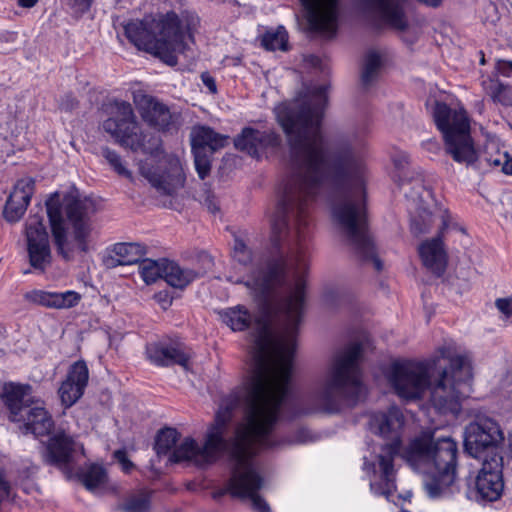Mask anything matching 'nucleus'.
Wrapping results in <instances>:
<instances>
[{"label":"nucleus","instance_id":"1","mask_svg":"<svg viewBox=\"0 0 512 512\" xmlns=\"http://www.w3.org/2000/svg\"><path fill=\"white\" fill-rule=\"evenodd\" d=\"M325 85L306 88L291 102L274 109L290 149L291 172L277 191L271 218L272 241L276 247L290 239L286 255L265 265L246 243L235 238L233 259L243 275L227 280L243 284L257 300L272 307L277 331L269 323L260 325L254 340L253 365L265 353L271 370L291 376L296 336L305 303V274L308 269L303 241L309 225L308 201L326 186L335 187L331 204L334 223L347 244L362 260H371L377 271L382 262L368 229L366 211L367 167L364 156L352 141L328 144L322 134V118L327 104Z\"/></svg>","mask_w":512,"mask_h":512},{"label":"nucleus","instance_id":"2","mask_svg":"<svg viewBox=\"0 0 512 512\" xmlns=\"http://www.w3.org/2000/svg\"><path fill=\"white\" fill-rule=\"evenodd\" d=\"M265 353L253 365L252 375L245 387V414L235 436L225 440L231 408L221 406L214 423L208 429L204 445L187 437L173 449L171 462L193 461L197 465L215 462L227 453L231 475L222 489L214 492V498L230 494L234 498L249 499L254 512H270L269 504L259 495L264 486L254 456L267 449L281 446L272 433L282 408L289 396L291 376L269 368Z\"/></svg>","mask_w":512,"mask_h":512},{"label":"nucleus","instance_id":"3","mask_svg":"<svg viewBox=\"0 0 512 512\" xmlns=\"http://www.w3.org/2000/svg\"><path fill=\"white\" fill-rule=\"evenodd\" d=\"M441 358L449 361V367L429 385L428 365L416 361H396L388 372L389 383L396 394L406 400L419 399L427 387L430 403L440 414L457 415L461 401L471 392V360L467 354H457L454 344L439 349Z\"/></svg>","mask_w":512,"mask_h":512},{"label":"nucleus","instance_id":"4","mask_svg":"<svg viewBox=\"0 0 512 512\" xmlns=\"http://www.w3.org/2000/svg\"><path fill=\"white\" fill-rule=\"evenodd\" d=\"M362 345L350 343L330 359L324 373L306 398V412L336 413L343 404L353 406L367 392L361 369Z\"/></svg>","mask_w":512,"mask_h":512},{"label":"nucleus","instance_id":"5","mask_svg":"<svg viewBox=\"0 0 512 512\" xmlns=\"http://www.w3.org/2000/svg\"><path fill=\"white\" fill-rule=\"evenodd\" d=\"M45 205L54 244L63 258L70 259L75 250L88 253L95 249L96 238L90 221L94 203L90 198L67 194L60 201L59 194L54 193Z\"/></svg>","mask_w":512,"mask_h":512},{"label":"nucleus","instance_id":"6","mask_svg":"<svg viewBox=\"0 0 512 512\" xmlns=\"http://www.w3.org/2000/svg\"><path fill=\"white\" fill-rule=\"evenodd\" d=\"M401 456L414 470L426 475L424 487L430 498L451 493L458 463V445L454 439H435L432 433L423 432L410 441Z\"/></svg>","mask_w":512,"mask_h":512},{"label":"nucleus","instance_id":"7","mask_svg":"<svg viewBox=\"0 0 512 512\" xmlns=\"http://www.w3.org/2000/svg\"><path fill=\"white\" fill-rule=\"evenodd\" d=\"M405 424V417L402 411L392 406L386 412L373 413L370 417L369 426L373 433L380 435L390 442L383 445L382 452L378 456L381 470L380 482H371V492L377 496H384L390 499L396 491L394 457L401 452L402 430Z\"/></svg>","mask_w":512,"mask_h":512},{"label":"nucleus","instance_id":"8","mask_svg":"<svg viewBox=\"0 0 512 512\" xmlns=\"http://www.w3.org/2000/svg\"><path fill=\"white\" fill-rule=\"evenodd\" d=\"M109 113L111 116L102 123V127L115 142L134 152L141 151L154 157L159 155L160 138L143 132L130 103L116 100L110 104Z\"/></svg>","mask_w":512,"mask_h":512},{"label":"nucleus","instance_id":"9","mask_svg":"<svg viewBox=\"0 0 512 512\" xmlns=\"http://www.w3.org/2000/svg\"><path fill=\"white\" fill-rule=\"evenodd\" d=\"M154 27L157 35L159 58L170 66L177 64L176 53H183L187 45L186 37L193 40L200 19L198 15L189 10H183L180 14L175 11L159 13L153 16Z\"/></svg>","mask_w":512,"mask_h":512},{"label":"nucleus","instance_id":"10","mask_svg":"<svg viewBox=\"0 0 512 512\" xmlns=\"http://www.w3.org/2000/svg\"><path fill=\"white\" fill-rule=\"evenodd\" d=\"M437 128L442 132L447 152L454 161L472 164L477 152L470 135V124L466 112L451 109L447 104L437 102L433 110Z\"/></svg>","mask_w":512,"mask_h":512},{"label":"nucleus","instance_id":"11","mask_svg":"<svg viewBox=\"0 0 512 512\" xmlns=\"http://www.w3.org/2000/svg\"><path fill=\"white\" fill-rule=\"evenodd\" d=\"M140 173L158 193L163 195H173L185 183L181 159L173 153L163 154L155 166L142 164Z\"/></svg>","mask_w":512,"mask_h":512},{"label":"nucleus","instance_id":"12","mask_svg":"<svg viewBox=\"0 0 512 512\" xmlns=\"http://www.w3.org/2000/svg\"><path fill=\"white\" fill-rule=\"evenodd\" d=\"M503 441L504 433L499 423L492 418H478L466 427L465 449L474 458L483 460L486 455L499 452L498 448Z\"/></svg>","mask_w":512,"mask_h":512},{"label":"nucleus","instance_id":"13","mask_svg":"<svg viewBox=\"0 0 512 512\" xmlns=\"http://www.w3.org/2000/svg\"><path fill=\"white\" fill-rule=\"evenodd\" d=\"M25 240L29 264L35 271L45 272L52 263V252L43 213L29 215L25 222Z\"/></svg>","mask_w":512,"mask_h":512},{"label":"nucleus","instance_id":"14","mask_svg":"<svg viewBox=\"0 0 512 512\" xmlns=\"http://www.w3.org/2000/svg\"><path fill=\"white\" fill-rule=\"evenodd\" d=\"M481 461L474 480V499L477 502L497 501L504 489L503 457L500 452H492Z\"/></svg>","mask_w":512,"mask_h":512},{"label":"nucleus","instance_id":"15","mask_svg":"<svg viewBox=\"0 0 512 512\" xmlns=\"http://www.w3.org/2000/svg\"><path fill=\"white\" fill-rule=\"evenodd\" d=\"M307 13L310 28L333 37L338 28L339 0H300Z\"/></svg>","mask_w":512,"mask_h":512},{"label":"nucleus","instance_id":"16","mask_svg":"<svg viewBox=\"0 0 512 512\" xmlns=\"http://www.w3.org/2000/svg\"><path fill=\"white\" fill-rule=\"evenodd\" d=\"M282 139L278 133L271 129L257 130L246 127L235 138V147L252 157L259 158L268 150L280 147Z\"/></svg>","mask_w":512,"mask_h":512},{"label":"nucleus","instance_id":"17","mask_svg":"<svg viewBox=\"0 0 512 512\" xmlns=\"http://www.w3.org/2000/svg\"><path fill=\"white\" fill-rule=\"evenodd\" d=\"M134 103L142 119L151 127L160 131L170 130L177 119V115L155 97L146 94H136Z\"/></svg>","mask_w":512,"mask_h":512},{"label":"nucleus","instance_id":"18","mask_svg":"<svg viewBox=\"0 0 512 512\" xmlns=\"http://www.w3.org/2000/svg\"><path fill=\"white\" fill-rule=\"evenodd\" d=\"M78 452L84 454L83 445L75 442L64 432H58L50 437L45 445L43 459L47 464L65 467L73 461Z\"/></svg>","mask_w":512,"mask_h":512},{"label":"nucleus","instance_id":"19","mask_svg":"<svg viewBox=\"0 0 512 512\" xmlns=\"http://www.w3.org/2000/svg\"><path fill=\"white\" fill-rule=\"evenodd\" d=\"M123 30L127 39L135 47L159 58L157 35L152 15L124 23Z\"/></svg>","mask_w":512,"mask_h":512},{"label":"nucleus","instance_id":"20","mask_svg":"<svg viewBox=\"0 0 512 512\" xmlns=\"http://www.w3.org/2000/svg\"><path fill=\"white\" fill-rule=\"evenodd\" d=\"M88 379L89 370L84 361H77L70 367L66 379L58 390L61 402L66 408L74 405L82 397Z\"/></svg>","mask_w":512,"mask_h":512},{"label":"nucleus","instance_id":"21","mask_svg":"<svg viewBox=\"0 0 512 512\" xmlns=\"http://www.w3.org/2000/svg\"><path fill=\"white\" fill-rule=\"evenodd\" d=\"M407 0H365L367 7L386 25L403 31L408 26L405 12Z\"/></svg>","mask_w":512,"mask_h":512},{"label":"nucleus","instance_id":"22","mask_svg":"<svg viewBox=\"0 0 512 512\" xmlns=\"http://www.w3.org/2000/svg\"><path fill=\"white\" fill-rule=\"evenodd\" d=\"M35 181L25 177L17 181L14 190L6 201L4 217L9 222H17L22 218L34 193Z\"/></svg>","mask_w":512,"mask_h":512},{"label":"nucleus","instance_id":"23","mask_svg":"<svg viewBox=\"0 0 512 512\" xmlns=\"http://www.w3.org/2000/svg\"><path fill=\"white\" fill-rule=\"evenodd\" d=\"M26 301L47 308L68 309L75 307L81 300V295L73 290L65 292H50L34 289L25 293Z\"/></svg>","mask_w":512,"mask_h":512},{"label":"nucleus","instance_id":"24","mask_svg":"<svg viewBox=\"0 0 512 512\" xmlns=\"http://www.w3.org/2000/svg\"><path fill=\"white\" fill-rule=\"evenodd\" d=\"M145 255L146 248L140 243H116L103 258V264L108 269L133 265L140 262Z\"/></svg>","mask_w":512,"mask_h":512},{"label":"nucleus","instance_id":"25","mask_svg":"<svg viewBox=\"0 0 512 512\" xmlns=\"http://www.w3.org/2000/svg\"><path fill=\"white\" fill-rule=\"evenodd\" d=\"M418 252L423 265L428 270L438 277L444 274L447 267V254L441 235L421 243Z\"/></svg>","mask_w":512,"mask_h":512},{"label":"nucleus","instance_id":"26","mask_svg":"<svg viewBox=\"0 0 512 512\" xmlns=\"http://www.w3.org/2000/svg\"><path fill=\"white\" fill-rule=\"evenodd\" d=\"M28 390L29 387L21 385L7 384L4 386L2 399L10 412V421L20 422L23 414L30 408Z\"/></svg>","mask_w":512,"mask_h":512},{"label":"nucleus","instance_id":"27","mask_svg":"<svg viewBox=\"0 0 512 512\" xmlns=\"http://www.w3.org/2000/svg\"><path fill=\"white\" fill-rule=\"evenodd\" d=\"M147 357L157 366H171L178 364L187 369L190 354L178 346L150 345L147 348Z\"/></svg>","mask_w":512,"mask_h":512},{"label":"nucleus","instance_id":"28","mask_svg":"<svg viewBox=\"0 0 512 512\" xmlns=\"http://www.w3.org/2000/svg\"><path fill=\"white\" fill-rule=\"evenodd\" d=\"M21 421L24 422L25 433H31L35 437L48 435L54 426L51 415L40 405L30 407Z\"/></svg>","mask_w":512,"mask_h":512},{"label":"nucleus","instance_id":"29","mask_svg":"<svg viewBox=\"0 0 512 512\" xmlns=\"http://www.w3.org/2000/svg\"><path fill=\"white\" fill-rule=\"evenodd\" d=\"M228 137L207 126H196L190 133L191 148L213 154L227 144Z\"/></svg>","mask_w":512,"mask_h":512},{"label":"nucleus","instance_id":"30","mask_svg":"<svg viewBox=\"0 0 512 512\" xmlns=\"http://www.w3.org/2000/svg\"><path fill=\"white\" fill-rule=\"evenodd\" d=\"M199 277L200 273L194 269L182 267L174 261H164V280L174 288L184 289Z\"/></svg>","mask_w":512,"mask_h":512},{"label":"nucleus","instance_id":"31","mask_svg":"<svg viewBox=\"0 0 512 512\" xmlns=\"http://www.w3.org/2000/svg\"><path fill=\"white\" fill-rule=\"evenodd\" d=\"M221 321L233 331H243L247 329L253 316L243 305H236L219 311Z\"/></svg>","mask_w":512,"mask_h":512},{"label":"nucleus","instance_id":"32","mask_svg":"<svg viewBox=\"0 0 512 512\" xmlns=\"http://www.w3.org/2000/svg\"><path fill=\"white\" fill-rule=\"evenodd\" d=\"M481 86L487 96L494 103L503 106L512 105V89L495 78H485L481 81Z\"/></svg>","mask_w":512,"mask_h":512},{"label":"nucleus","instance_id":"33","mask_svg":"<svg viewBox=\"0 0 512 512\" xmlns=\"http://www.w3.org/2000/svg\"><path fill=\"white\" fill-rule=\"evenodd\" d=\"M261 46L269 51L288 50V33L284 26L269 28L260 36Z\"/></svg>","mask_w":512,"mask_h":512},{"label":"nucleus","instance_id":"34","mask_svg":"<svg viewBox=\"0 0 512 512\" xmlns=\"http://www.w3.org/2000/svg\"><path fill=\"white\" fill-rule=\"evenodd\" d=\"M484 160L492 167L500 168V170L507 174L512 175V156L506 151H500L496 149V146L492 143L487 146Z\"/></svg>","mask_w":512,"mask_h":512},{"label":"nucleus","instance_id":"35","mask_svg":"<svg viewBox=\"0 0 512 512\" xmlns=\"http://www.w3.org/2000/svg\"><path fill=\"white\" fill-rule=\"evenodd\" d=\"M164 261L168 260L162 259L155 261L151 259H144L140 262L139 274L146 284L155 283L159 278L164 279Z\"/></svg>","mask_w":512,"mask_h":512},{"label":"nucleus","instance_id":"36","mask_svg":"<svg viewBox=\"0 0 512 512\" xmlns=\"http://www.w3.org/2000/svg\"><path fill=\"white\" fill-rule=\"evenodd\" d=\"M82 482L88 490L95 493L98 492L107 482L105 469L96 464L89 466L82 475Z\"/></svg>","mask_w":512,"mask_h":512},{"label":"nucleus","instance_id":"37","mask_svg":"<svg viewBox=\"0 0 512 512\" xmlns=\"http://www.w3.org/2000/svg\"><path fill=\"white\" fill-rule=\"evenodd\" d=\"M381 64V57L377 52L370 51L367 53L364 60V66L361 76L362 83L364 86H369L376 80L381 68Z\"/></svg>","mask_w":512,"mask_h":512},{"label":"nucleus","instance_id":"38","mask_svg":"<svg viewBox=\"0 0 512 512\" xmlns=\"http://www.w3.org/2000/svg\"><path fill=\"white\" fill-rule=\"evenodd\" d=\"M120 508L124 512H147L150 508L149 492L140 490L131 494Z\"/></svg>","mask_w":512,"mask_h":512},{"label":"nucleus","instance_id":"39","mask_svg":"<svg viewBox=\"0 0 512 512\" xmlns=\"http://www.w3.org/2000/svg\"><path fill=\"white\" fill-rule=\"evenodd\" d=\"M179 438V433L174 428L162 429L156 437L155 450L158 455L168 453L172 448H175Z\"/></svg>","mask_w":512,"mask_h":512},{"label":"nucleus","instance_id":"40","mask_svg":"<svg viewBox=\"0 0 512 512\" xmlns=\"http://www.w3.org/2000/svg\"><path fill=\"white\" fill-rule=\"evenodd\" d=\"M192 153L194 155V164L195 169L200 177V179H205L211 170V160L209 152H204L203 150L192 149Z\"/></svg>","mask_w":512,"mask_h":512},{"label":"nucleus","instance_id":"41","mask_svg":"<svg viewBox=\"0 0 512 512\" xmlns=\"http://www.w3.org/2000/svg\"><path fill=\"white\" fill-rule=\"evenodd\" d=\"M102 155L119 175L126 178L132 177V173L124 166L121 156L116 151L105 147L102 149Z\"/></svg>","mask_w":512,"mask_h":512},{"label":"nucleus","instance_id":"42","mask_svg":"<svg viewBox=\"0 0 512 512\" xmlns=\"http://www.w3.org/2000/svg\"><path fill=\"white\" fill-rule=\"evenodd\" d=\"M114 458L121 465V468L125 473H129L134 468V464L128 459L126 451L116 450L114 452Z\"/></svg>","mask_w":512,"mask_h":512},{"label":"nucleus","instance_id":"43","mask_svg":"<svg viewBox=\"0 0 512 512\" xmlns=\"http://www.w3.org/2000/svg\"><path fill=\"white\" fill-rule=\"evenodd\" d=\"M495 306L506 317L512 316V297H510V298H498L495 301Z\"/></svg>","mask_w":512,"mask_h":512},{"label":"nucleus","instance_id":"44","mask_svg":"<svg viewBox=\"0 0 512 512\" xmlns=\"http://www.w3.org/2000/svg\"><path fill=\"white\" fill-rule=\"evenodd\" d=\"M92 2L93 0H69V5L76 13L83 14L90 9Z\"/></svg>","mask_w":512,"mask_h":512},{"label":"nucleus","instance_id":"45","mask_svg":"<svg viewBox=\"0 0 512 512\" xmlns=\"http://www.w3.org/2000/svg\"><path fill=\"white\" fill-rule=\"evenodd\" d=\"M496 69L498 73L503 76L511 77L512 76V61L508 60H499L496 64Z\"/></svg>","mask_w":512,"mask_h":512},{"label":"nucleus","instance_id":"46","mask_svg":"<svg viewBox=\"0 0 512 512\" xmlns=\"http://www.w3.org/2000/svg\"><path fill=\"white\" fill-rule=\"evenodd\" d=\"M204 205L207 207L208 211L212 214H216L219 212V205L216 197L210 193H207L204 199Z\"/></svg>","mask_w":512,"mask_h":512},{"label":"nucleus","instance_id":"47","mask_svg":"<svg viewBox=\"0 0 512 512\" xmlns=\"http://www.w3.org/2000/svg\"><path fill=\"white\" fill-rule=\"evenodd\" d=\"M201 80L210 93L215 94L217 92L215 79L209 73H202Z\"/></svg>","mask_w":512,"mask_h":512},{"label":"nucleus","instance_id":"48","mask_svg":"<svg viewBox=\"0 0 512 512\" xmlns=\"http://www.w3.org/2000/svg\"><path fill=\"white\" fill-rule=\"evenodd\" d=\"M10 494V485L5 480L3 472L0 470V502L7 499Z\"/></svg>","mask_w":512,"mask_h":512},{"label":"nucleus","instance_id":"49","mask_svg":"<svg viewBox=\"0 0 512 512\" xmlns=\"http://www.w3.org/2000/svg\"><path fill=\"white\" fill-rule=\"evenodd\" d=\"M17 34L15 32H1L0 33V47L4 44L14 43L16 40Z\"/></svg>","mask_w":512,"mask_h":512},{"label":"nucleus","instance_id":"50","mask_svg":"<svg viewBox=\"0 0 512 512\" xmlns=\"http://www.w3.org/2000/svg\"><path fill=\"white\" fill-rule=\"evenodd\" d=\"M393 162L398 169H404L408 164V156L405 153H401L393 158Z\"/></svg>","mask_w":512,"mask_h":512},{"label":"nucleus","instance_id":"51","mask_svg":"<svg viewBox=\"0 0 512 512\" xmlns=\"http://www.w3.org/2000/svg\"><path fill=\"white\" fill-rule=\"evenodd\" d=\"M76 106H77V101L71 96H66L65 100H63L61 103V108L66 111L72 110Z\"/></svg>","mask_w":512,"mask_h":512},{"label":"nucleus","instance_id":"52","mask_svg":"<svg viewBox=\"0 0 512 512\" xmlns=\"http://www.w3.org/2000/svg\"><path fill=\"white\" fill-rule=\"evenodd\" d=\"M241 61H242L241 57H238V56L237 57H225L223 59V63L226 66H238L241 64Z\"/></svg>","mask_w":512,"mask_h":512},{"label":"nucleus","instance_id":"53","mask_svg":"<svg viewBox=\"0 0 512 512\" xmlns=\"http://www.w3.org/2000/svg\"><path fill=\"white\" fill-rule=\"evenodd\" d=\"M37 1L38 0H18V4L24 8H31L37 3Z\"/></svg>","mask_w":512,"mask_h":512},{"label":"nucleus","instance_id":"54","mask_svg":"<svg viewBox=\"0 0 512 512\" xmlns=\"http://www.w3.org/2000/svg\"><path fill=\"white\" fill-rule=\"evenodd\" d=\"M420 2L425 3L426 5L437 7L441 4L442 0H419Z\"/></svg>","mask_w":512,"mask_h":512},{"label":"nucleus","instance_id":"55","mask_svg":"<svg viewBox=\"0 0 512 512\" xmlns=\"http://www.w3.org/2000/svg\"><path fill=\"white\" fill-rule=\"evenodd\" d=\"M448 227V221L445 217H443V221H442V227L440 229V234L443 233L444 230H446Z\"/></svg>","mask_w":512,"mask_h":512},{"label":"nucleus","instance_id":"56","mask_svg":"<svg viewBox=\"0 0 512 512\" xmlns=\"http://www.w3.org/2000/svg\"><path fill=\"white\" fill-rule=\"evenodd\" d=\"M411 229L415 232V233H421L423 232L422 229H419L416 225V222L415 221H412L411 223Z\"/></svg>","mask_w":512,"mask_h":512},{"label":"nucleus","instance_id":"57","mask_svg":"<svg viewBox=\"0 0 512 512\" xmlns=\"http://www.w3.org/2000/svg\"><path fill=\"white\" fill-rule=\"evenodd\" d=\"M480 62H481V64H484V63H485V59H484V57H482V59H481V61H480Z\"/></svg>","mask_w":512,"mask_h":512},{"label":"nucleus","instance_id":"58","mask_svg":"<svg viewBox=\"0 0 512 512\" xmlns=\"http://www.w3.org/2000/svg\"><path fill=\"white\" fill-rule=\"evenodd\" d=\"M401 512H410V511H408V510H402Z\"/></svg>","mask_w":512,"mask_h":512}]
</instances>
